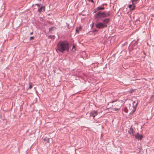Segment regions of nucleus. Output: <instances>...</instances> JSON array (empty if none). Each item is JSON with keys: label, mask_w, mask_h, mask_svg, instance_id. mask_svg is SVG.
Returning <instances> with one entry per match:
<instances>
[{"label": "nucleus", "mask_w": 154, "mask_h": 154, "mask_svg": "<svg viewBox=\"0 0 154 154\" xmlns=\"http://www.w3.org/2000/svg\"><path fill=\"white\" fill-rule=\"evenodd\" d=\"M52 38H53V39H54V38H55V36L54 35H53L52 36Z\"/></svg>", "instance_id": "obj_24"}, {"label": "nucleus", "mask_w": 154, "mask_h": 154, "mask_svg": "<svg viewBox=\"0 0 154 154\" xmlns=\"http://www.w3.org/2000/svg\"><path fill=\"white\" fill-rule=\"evenodd\" d=\"M76 32H78L79 30L78 29V28H76Z\"/></svg>", "instance_id": "obj_23"}, {"label": "nucleus", "mask_w": 154, "mask_h": 154, "mask_svg": "<svg viewBox=\"0 0 154 154\" xmlns=\"http://www.w3.org/2000/svg\"><path fill=\"white\" fill-rule=\"evenodd\" d=\"M40 1H41V0H39Z\"/></svg>", "instance_id": "obj_27"}, {"label": "nucleus", "mask_w": 154, "mask_h": 154, "mask_svg": "<svg viewBox=\"0 0 154 154\" xmlns=\"http://www.w3.org/2000/svg\"><path fill=\"white\" fill-rule=\"evenodd\" d=\"M134 91V90H133V89H132V90H130V91H128V92L129 93H132Z\"/></svg>", "instance_id": "obj_18"}, {"label": "nucleus", "mask_w": 154, "mask_h": 154, "mask_svg": "<svg viewBox=\"0 0 154 154\" xmlns=\"http://www.w3.org/2000/svg\"><path fill=\"white\" fill-rule=\"evenodd\" d=\"M99 10H97V8H96L95 9V10L94 11V13H96V12L97 11H98Z\"/></svg>", "instance_id": "obj_19"}, {"label": "nucleus", "mask_w": 154, "mask_h": 154, "mask_svg": "<svg viewBox=\"0 0 154 154\" xmlns=\"http://www.w3.org/2000/svg\"><path fill=\"white\" fill-rule=\"evenodd\" d=\"M133 108H134V109L133 110H132L131 112H130V115L133 114L135 112V111L136 108V107L135 108L134 107Z\"/></svg>", "instance_id": "obj_13"}, {"label": "nucleus", "mask_w": 154, "mask_h": 154, "mask_svg": "<svg viewBox=\"0 0 154 154\" xmlns=\"http://www.w3.org/2000/svg\"><path fill=\"white\" fill-rule=\"evenodd\" d=\"M134 136L137 139L140 140H141L143 137L142 135L140 134L139 133H137Z\"/></svg>", "instance_id": "obj_5"}, {"label": "nucleus", "mask_w": 154, "mask_h": 154, "mask_svg": "<svg viewBox=\"0 0 154 154\" xmlns=\"http://www.w3.org/2000/svg\"><path fill=\"white\" fill-rule=\"evenodd\" d=\"M69 46L68 42L66 41H60L57 44L56 47V51L57 52L63 53L69 50Z\"/></svg>", "instance_id": "obj_1"}, {"label": "nucleus", "mask_w": 154, "mask_h": 154, "mask_svg": "<svg viewBox=\"0 0 154 154\" xmlns=\"http://www.w3.org/2000/svg\"><path fill=\"white\" fill-rule=\"evenodd\" d=\"M95 26L98 28L103 29L107 26V25L105 24H103V23L99 22L95 24Z\"/></svg>", "instance_id": "obj_3"}, {"label": "nucleus", "mask_w": 154, "mask_h": 154, "mask_svg": "<svg viewBox=\"0 0 154 154\" xmlns=\"http://www.w3.org/2000/svg\"><path fill=\"white\" fill-rule=\"evenodd\" d=\"M35 5L38 7H40V5L39 4H35Z\"/></svg>", "instance_id": "obj_21"}, {"label": "nucleus", "mask_w": 154, "mask_h": 154, "mask_svg": "<svg viewBox=\"0 0 154 154\" xmlns=\"http://www.w3.org/2000/svg\"><path fill=\"white\" fill-rule=\"evenodd\" d=\"M88 1L89 2H94V1L93 0H88Z\"/></svg>", "instance_id": "obj_22"}, {"label": "nucleus", "mask_w": 154, "mask_h": 154, "mask_svg": "<svg viewBox=\"0 0 154 154\" xmlns=\"http://www.w3.org/2000/svg\"><path fill=\"white\" fill-rule=\"evenodd\" d=\"M56 27H52L49 29V30L50 31L52 32L55 29H56Z\"/></svg>", "instance_id": "obj_10"}, {"label": "nucleus", "mask_w": 154, "mask_h": 154, "mask_svg": "<svg viewBox=\"0 0 154 154\" xmlns=\"http://www.w3.org/2000/svg\"><path fill=\"white\" fill-rule=\"evenodd\" d=\"M45 10V8L44 6H41L40 8L38 9V11L39 12H41L42 11H44Z\"/></svg>", "instance_id": "obj_8"}, {"label": "nucleus", "mask_w": 154, "mask_h": 154, "mask_svg": "<svg viewBox=\"0 0 154 154\" xmlns=\"http://www.w3.org/2000/svg\"><path fill=\"white\" fill-rule=\"evenodd\" d=\"M120 108H115L112 109V110L113 111H118L119 110Z\"/></svg>", "instance_id": "obj_11"}, {"label": "nucleus", "mask_w": 154, "mask_h": 154, "mask_svg": "<svg viewBox=\"0 0 154 154\" xmlns=\"http://www.w3.org/2000/svg\"><path fill=\"white\" fill-rule=\"evenodd\" d=\"M32 34H33V32H32L30 33V35H32Z\"/></svg>", "instance_id": "obj_25"}, {"label": "nucleus", "mask_w": 154, "mask_h": 154, "mask_svg": "<svg viewBox=\"0 0 154 154\" xmlns=\"http://www.w3.org/2000/svg\"><path fill=\"white\" fill-rule=\"evenodd\" d=\"M138 0H133L132 2L133 4H135V2H136Z\"/></svg>", "instance_id": "obj_17"}, {"label": "nucleus", "mask_w": 154, "mask_h": 154, "mask_svg": "<svg viewBox=\"0 0 154 154\" xmlns=\"http://www.w3.org/2000/svg\"><path fill=\"white\" fill-rule=\"evenodd\" d=\"M49 37H51V36H49Z\"/></svg>", "instance_id": "obj_26"}, {"label": "nucleus", "mask_w": 154, "mask_h": 154, "mask_svg": "<svg viewBox=\"0 0 154 154\" xmlns=\"http://www.w3.org/2000/svg\"><path fill=\"white\" fill-rule=\"evenodd\" d=\"M105 9L104 7H97V10L99 11L100 10H103Z\"/></svg>", "instance_id": "obj_14"}, {"label": "nucleus", "mask_w": 154, "mask_h": 154, "mask_svg": "<svg viewBox=\"0 0 154 154\" xmlns=\"http://www.w3.org/2000/svg\"><path fill=\"white\" fill-rule=\"evenodd\" d=\"M34 38V37H33V36H31V37H30V40H32V39H33Z\"/></svg>", "instance_id": "obj_20"}, {"label": "nucleus", "mask_w": 154, "mask_h": 154, "mask_svg": "<svg viewBox=\"0 0 154 154\" xmlns=\"http://www.w3.org/2000/svg\"><path fill=\"white\" fill-rule=\"evenodd\" d=\"M97 111H92L90 113V116L93 117L94 118L97 115Z\"/></svg>", "instance_id": "obj_4"}, {"label": "nucleus", "mask_w": 154, "mask_h": 154, "mask_svg": "<svg viewBox=\"0 0 154 154\" xmlns=\"http://www.w3.org/2000/svg\"><path fill=\"white\" fill-rule=\"evenodd\" d=\"M44 140L47 142V143L49 142V138H48L47 137L45 138L44 139Z\"/></svg>", "instance_id": "obj_12"}, {"label": "nucleus", "mask_w": 154, "mask_h": 154, "mask_svg": "<svg viewBox=\"0 0 154 154\" xmlns=\"http://www.w3.org/2000/svg\"><path fill=\"white\" fill-rule=\"evenodd\" d=\"M32 88V85H31V84L30 83L29 84V89H30Z\"/></svg>", "instance_id": "obj_16"}, {"label": "nucleus", "mask_w": 154, "mask_h": 154, "mask_svg": "<svg viewBox=\"0 0 154 154\" xmlns=\"http://www.w3.org/2000/svg\"><path fill=\"white\" fill-rule=\"evenodd\" d=\"M128 7L129 8H130L131 10H133L135 7L134 4H133L132 3V5H129L128 6Z\"/></svg>", "instance_id": "obj_9"}, {"label": "nucleus", "mask_w": 154, "mask_h": 154, "mask_svg": "<svg viewBox=\"0 0 154 154\" xmlns=\"http://www.w3.org/2000/svg\"><path fill=\"white\" fill-rule=\"evenodd\" d=\"M109 15L110 14L108 12H101V11H99L94 15V18L95 19L98 21L103 18L108 17Z\"/></svg>", "instance_id": "obj_2"}, {"label": "nucleus", "mask_w": 154, "mask_h": 154, "mask_svg": "<svg viewBox=\"0 0 154 154\" xmlns=\"http://www.w3.org/2000/svg\"><path fill=\"white\" fill-rule=\"evenodd\" d=\"M128 132L130 135L133 136H134V131L131 127L130 128V130L128 131Z\"/></svg>", "instance_id": "obj_6"}, {"label": "nucleus", "mask_w": 154, "mask_h": 154, "mask_svg": "<svg viewBox=\"0 0 154 154\" xmlns=\"http://www.w3.org/2000/svg\"><path fill=\"white\" fill-rule=\"evenodd\" d=\"M110 21V19L109 18H106L103 20V23L106 24L108 23Z\"/></svg>", "instance_id": "obj_7"}, {"label": "nucleus", "mask_w": 154, "mask_h": 154, "mask_svg": "<svg viewBox=\"0 0 154 154\" xmlns=\"http://www.w3.org/2000/svg\"><path fill=\"white\" fill-rule=\"evenodd\" d=\"M75 50H76V49H75V46L74 45H73L72 48V50L73 51H75Z\"/></svg>", "instance_id": "obj_15"}]
</instances>
